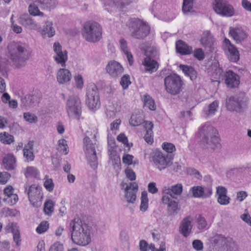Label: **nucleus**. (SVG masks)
Returning a JSON list of instances; mask_svg holds the SVG:
<instances>
[{"mask_svg": "<svg viewBox=\"0 0 251 251\" xmlns=\"http://www.w3.org/2000/svg\"><path fill=\"white\" fill-rule=\"evenodd\" d=\"M7 49V56L12 65L16 68L24 67L26 61L31 56L32 50L25 43H11L8 45Z\"/></svg>", "mask_w": 251, "mask_h": 251, "instance_id": "nucleus-1", "label": "nucleus"}, {"mask_svg": "<svg viewBox=\"0 0 251 251\" xmlns=\"http://www.w3.org/2000/svg\"><path fill=\"white\" fill-rule=\"evenodd\" d=\"M71 236L72 242L78 246H85L91 242V227L75 218L70 223Z\"/></svg>", "mask_w": 251, "mask_h": 251, "instance_id": "nucleus-2", "label": "nucleus"}, {"mask_svg": "<svg viewBox=\"0 0 251 251\" xmlns=\"http://www.w3.org/2000/svg\"><path fill=\"white\" fill-rule=\"evenodd\" d=\"M199 135L202 142L213 150L221 147L217 130L209 123H206L199 128Z\"/></svg>", "mask_w": 251, "mask_h": 251, "instance_id": "nucleus-3", "label": "nucleus"}, {"mask_svg": "<svg viewBox=\"0 0 251 251\" xmlns=\"http://www.w3.org/2000/svg\"><path fill=\"white\" fill-rule=\"evenodd\" d=\"M82 35L83 38L87 42H98L102 37V28L97 22H87L83 25Z\"/></svg>", "mask_w": 251, "mask_h": 251, "instance_id": "nucleus-4", "label": "nucleus"}, {"mask_svg": "<svg viewBox=\"0 0 251 251\" xmlns=\"http://www.w3.org/2000/svg\"><path fill=\"white\" fill-rule=\"evenodd\" d=\"M131 36L137 39H144L149 34L150 27L145 22L139 19H132L129 25Z\"/></svg>", "mask_w": 251, "mask_h": 251, "instance_id": "nucleus-5", "label": "nucleus"}, {"mask_svg": "<svg viewBox=\"0 0 251 251\" xmlns=\"http://www.w3.org/2000/svg\"><path fill=\"white\" fill-rule=\"evenodd\" d=\"M84 151L86 157L91 167L96 169L98 166V158L96 153V148H98L96 143H93L88 137L83 139Z\"/></svg>", "mask_w": 251, "mask_h": 251, "instance_id": "nucleus-6", "label": "nucleus"}, {"mask_svg": "<svg viewBox=\"0 0 251 251\" xmlns=\"http://www.w3.org/2000/svg\"><path fill=\"white\" fill-rule=\"evenodd\" d=\"M66 108L68 115L70 118L77 120L80 119L82 112V104L78 96H70L66 102Z\"/></svg>", "mask_w": 251, "mask_h": 251, "instance_id": "nucleus-7", "label": "nucleus"}, {"mask_svg": "<svg viewBox=\"0 0 251 251\" xmlns=\"http://www.w3.org/2000/svg\"><path fill=\"white\" fill-rule=\"evenodd\" d=\"M151 157L153 163L160 171L170 166L173 163L171 155L158 150L153 151L151 154Z\"/></svg>", "mask_w": 251, "mask_h": 251, "instance_id": "nucleus-8", "label": "nucleus"}, {"mask_svg": "<svg viewBox=\"0 0 251 251\" xmlns=\"http://www.w3.org/2000/svg\"><path fill=\"white\" fill-rule=\"evenodd\" d=\"M86 97V103L90 109L96 110L100 107L99 93L96 85L92 84L88 86Z\"/></svg>", "mask_w": 251, "mask_h": 251, "instance_id": "nucleus-9", "label": "nucleus"}, {"mask_svg": "<svg viewBox=\"0 0 251 251\" xmlns=\"http://www.w3.org/2000/svg\"><path fill=\"white\" fill-rule=\"evenodd\" d=\"M164 83L167 92L172 95H176L182 90L183 82L176 75H170L166 77Z\"/></svg>", "mask_w": 251, "mask_h": 251, "instance_id": "nucleus-10", "label": "nucleus"}, {"mask_svg": "<svg viewBox=\"0 0 251 251\" xmlns=\"http://www.w3.org/2000/svg\"><path fill=\"white\" fill-rule=\"evenodd\" d=\"M25 191L27 192L31 204L35 207L41 206L44 195L42 187L36 184H33L28 189L25 188Z\"/></svg>", "mask_w": 251, "mask_h": 251, "instance_id": "nucleus-11", "label": "nucleus"}, {"mask_svg": "<svg viewBox=\"0 0 251 251\" xmlns=\"http://www.w3.org/2000/svg\"><path fill=\"white\" fill-rule=\"evenodd\" d=\"M213 9L218 15L226 17H230L235 14L233 6L225 0H215Z\"/></svg>", "mask_w": 251, "mask_h": 251, "instance_id": "nucleus-12", "label": "nucleus"}, {"mask_svg": "<svg viewBox=\"0 0 251 251\" xmlns=\"http://www.w3.org/2000/svg\"><path fill=\"white\" fill-rule=\"evenodd\" d=\"M53 49L55 53L53 56L54 60L62 67H65L68 59V52L66 50H63L61 45L58 42L53 44Z\"/></svg>", "mask_w": 251, "mask_h": 251, "instance_id": "nucleus-13", "label": "nucleus"}, {"mask_svg": "<svg viewBox=\"0 0 251 251\" xmlns=\"http://www.w3.org/2000/svg\"><path fill=\"white\" fill-rule=\"evenodd\" d=\"M138 191V184L130 182L127 185L125 189V196L126 201L129 203H133L136 199V194Z\"/></svg>", "mask_w": 251, "mask_h": 251, "instance_id": "nucleus-14", "label": "nucleus"}, {"mask_svg": "<svg viewBox=\"0 0 251 251\" xmlns=\"http://www.w3.org/2000/svg\"><path fill=\"white\" fill-rule=\"evenodd\" d=\"M106 70L109 75L113 77L121 75L124 72L123 67L116 61H109L106 65Z\"/></svg>", "mask_w": 251, "mask_h": 251, "instance_id": "nucleus-15", "label": "nucleus"}, {"mask_svg": "<svg viewBox=\"0 0 251 251\" xmlns=\"http://www.w3.org/2000/svg\"><path fill=\"white\" fill-rule=\"evenodd\" d=\"M243 100V95L231 97L226 99V107L229 111H237L240 109Z\"/></svg>", "mask_w": 251, "mask_h": 251, "instance_id": "nucleus-16", "label": "nucleus"}, {"mask_svg": "<svg viewBox=\"0 0 251 251\" xmlns=\"http://www.w3.org/2000/svg\"><path fill=\"white\" fill-rule=\"evenodd\" d=\"M224 43L225 44V50H227L226 53L229 59L233 62L238 61L239 59V52L235 47L231 45L230 41L226 38L225 39Z\"/></svg>", "mask_w": 251, "mask_h": 251, "instance_id": "nucleus-17", "label": "nucleus"}, {"mask_svg": "<svg viewBox=\"0 0 251 251\" xmlns=\"http://www.w3.org/2000/svg\"><path fill=\"white\" fill-rule=\"evenodd\" d=\"M174 198H172L169 195H163L162 201L164 204L168 205V211L170 215H176L179 211L177 202L175 201Z\"/></svg>", "mask_w": 251, "mask_h": 251, "instance_id": "nucleus-18", "label": "nucleus"}, {"mask_svg": "<svg viewBox=\"0 0 251 251\" xmlns=\"http://www.w3.org/2000/svg\"><path fill=\"white\" fill-rule=\"evenodd\" d=\"M224 78L225 83L228 87L235 88L239 84L240 81L238 75L232 71H226L224 74Z\"/></svg>", "mask_w": 251, "mask_h": 251, "instance_id": "nucleus-19", "label": "nucleus"}, {"mask_svg": "<svg viewBox=\"0 0 251 251\" xmlns=\"http://www.w3.org/2000/svg\"><path fill=\"white\" fill-rule=\"evenodd\" d=\"M72 77L70 71L64 68L59 69L56 74L57 81L60 84H67Z\"/></svg>", "mask_w": 251, "mask_h": 251, "instance_id": "nucleus-20", "label": "nucleus"}, {"mask_svg": "<svg viewBox=\"0 0 251 251\" xmlns=\"http://www.w3.org/2000/svg\"><path fill=\"white\" fill-rule=\"evenodd\" d=\"M40 98L37 95H26L21 99V106L24 108H30L39 103Z\"/></svg>", "mask_w": 251, "mask_h": 251, "instance_id": "nucleus-21", "label": "nucleus"}, {"mask_svg": "<svg viewBox=\"0 0 251 251\" xmlns=\"http://www.w3.org/2000/svg\"><path fill=\"white\" fill-rule=\"evenodd\" d=\"M192 218L189 216L184 218L181 222L180 225V231L181 233L185 237L190 233L192 228Z\"/></svg>", "mask_w": 251, "mask_h": 251, "instance_id": "nucleus-22", "label": "nucleus"}, {"mask_svg": "<svg viewBox=\"0 0 251 251\" xmlns=\"http://www.w3.org/2000/svg\"><path fill=\"white\" fill-rule=\"evenodd\" d=\"M216 194L218 196L217 201L221 205H226L229 203L230 199L226 195L227 190L225 187H217Z\"/></svg>", "mask_w": 251, "mask_h": 251, "instance_id": "nucleus-23", "label": "nucleus"}, {"mask_svg": "<svg viewBox=\"0 0 251 251\" xmlns=\"http://www.w3.org/2000/svg\"><path fill=\"white\" fill-rule=\"evenodd\" d=\"M182 191V186L181 184H177L171 186V188L164 187L163 189V195H169L172 198L176 199V195H179Z\"/></svg>", "mask_w": 251, "mask_h": 251, "instance_id": "nucleus-24", "label": "nucleus"}, {"mask_svg": "<svg viewBox=\"0 0 251 251\" xmlns=\"http://www.w3.org/2000/svg\"><path fill=\"white\" fill-rule=\"evenodd\" d=\"M39 32L44 38L53 37L55 34V29L53 27L52 22L47 21L43 28L39 30Z\"/></svg>", "mask_w": 251, "mask_h": 251, "instance_id": "nucleus-25", "label": "nucleus"}, {"mask_svg": "<svg viewBox=\"0 0 251 251\" xmlns=\"http://www.w3.org/2000/svg\"><path fill=\"white\" fill-rule=\"evenodd\" d=\"M145 67L146 72L150 73L156 72L158 68V64L156 61L150 57H146L142 62Z\"/></svg>", "mask_w": 251, "mask_h": 251, "instance_id": "nucleus-26", "label": "nucleus"}, {"mask_svg": "<svg viewBox=\"0 0 251 251\" xmlns=\"http://www.w3.org/2000/svg\"><path fill=\"white\" fill-rule=\"evenodd\" d=\"M19 22L22 25L29 29H36L38 27L37 24L28 15H22L19 18Z\"/></svg>", "mask_w": 251, "mask_h": 251, "instance_id": "nucleus-27", "label": "nucleus"}, {"mask_svg": "<svg viewBox=\"0 0 251 251\" xmlns=\"http://www.w3.org/2000/svg\"><path fill=\"white\" fill-rule=\"evenodd\" d=\"M229 33L237 42H240L244 40L248 36L247 34L243 29L239 28L231 29Z\"/></svg>", "mask_w": 251, "mask_h": 251, "instance_id": "nucleus-28", "label": "nucleus"}, {"mask_svg": "<svg viewBox=\"0 0 251 251\" xmlns=\"http://www.w3.org/2000/svg\"><path fill=\"white\" fill-rule=\"evenodd\" d=\"M32 1L39 4L43 9L48 10L54 9L58 4L55 0H32Z\"/></svg>", "mask_w": 251, "mask_h": 251, "instance_id": "nucleus-29", "label": "nucleus"}, {"mask_svg": "<svg viewBox=\"0 0 251 251\" xmlns=\"http://www.w3.org/2000/svg\"><path fill=\"white\" fill-rule=\"evenodd\" d=\"M176 50L178 52L182 55L189 54L193 51L192 47L181 40L176 42Z\"/></svg>", "mask_w": 251, "mask_h": 251, "instance_id": "nucleus-30", "label": "nucleus"}, {"mask_svg": "<svg viewBox=\"0 0 251 251\" xmlns=\"http://www.w3.org/2000/svg\"><path fill=\"white\" fill-rule=\"evenodd\" d=\"M214 42L213 36L210 31H205L203 32L201 39V43L205 48H211Z\"/></svg>", "mask_w": 251, "mask_h": 251, "instance_id": "nucleus-31", "label": "nucleus"}, {"mask_svg": "<svg viewBox=\"0 0 251 251\" xmlns=\"http://www.w3.org/2000/svg\"><path fill=\"white\" fill-rule=\"evenodd\" d=\"M33 142L29 141L25 145L24 150V156L27 161H31L34 160V155L33 153Z\"/></svg>", "mask_w": 251, "mask_h": 251, "instance_id": "nucleus-32", "label": "nucleus"}, {"mask_svg": "<svg viewBox=\"0 0 251 251\" xmlns=\"http://www.w3.org/2000/svg\"><path fill=\"white\" fill-rule=\"evenodd\" d=\"M4 168L7 170H13L16 166V160L12 154H7L3 159Z\"/></svg>", "mask_w": 251, "mask_h": 251, "instance_id": "nucleus-33", "label": "nucleus"}, {"mask_svg": "<svg viewBox=\"0 0 251 251\" xmlns=\"http://www.w3.org/2000/svg\"><path fill=\"white\" fill-rule=\"evenodd\" d=\"M57 150L61 153L66 155L69 152V147L67 144V141L64 139L58 141Z\"/></svg>", "mask_w": 251, "mask_h": 251, "instance_id": "nucleus-34", "label": "nucleus"}, {"mask_svg": "<svg viewBox=\"0 0 251 251\" xmlns=\"http://www.w3.org/2000/svg\"><path fill=\"white\" fill-rule=\"evenodd\" d=\"M218 107V101H214L211 103L207 107L204 109V112L207 116H210L215 114Z\"/></svg>", "mask_w": 251, "mask_h": 251, "instance_id": "nucleus-35", "label": "nucleus"}, {"mask_svg": "<svg viewBox=\"0 0 251 251\" xmlns=\"http://www.w3.org/2000/svg\"><path fill=\"white\" fill-rule=\"evenodd\" d=\"M0 141L4 144L9 145L14 141V137L8 133L4 132L0 133Z\"/></svg>", "mask_w": 251, "mask_h": 251, "instance_id": "nucleus-36", "label": "nucleus"}, {"mask_svg": "<svg viewBox=\"0 0 251 251\" xmlns=\"http://www.w3.org/2000/svg\"><path fill=\"white\" fill-rule=\"evenodd\" d=\"M141 202L140 209L142 212H145L148 208V198L147 191H143L141 193Z\"/></svg>", "mask_w": 251, "mask_h": 251, "instance_id": "nucleus-37", "label": "nucleus"}, {"mask_svg": "<svg viewBox=\"0 0 251 251\" xmlns=\"http://www.w3.org/2000/svg\"><path fill=\"white\" fill-rule=\"evenodd\" d=\"M179 68L185 75L189 76L190 78L192 80V77L194 76L196 74V72L192 67L187 65H180Z\"/></svg>", "mask_w": 251, "mask_h": 251, "instance_id": "nucleus-38", "label": "nucleus"}, {"mask_svg": "<svg viewBox=\"0 0 251 251\" xmlns=\"http://www.w3.org/2000/svg\"><path fill=\"white\" fill-rule=\"evenodd\" d=\"M33 2H35L33 1ZM28 11L31 15L33 16H39L42 17L45 16L44 13L40 11L38 6L34 3L29 4Z\"/></svg>", "mask_w": 251, "mask_h": 251, "instance_id": "nucleus-39", "label": "nucleus"}, {"mask_svg": "<svg viewBox=\"0 0 251 251\" xmlns=\"http://www.w3.org/2000/svg\"><path fill=\"white\" fill-rule=\"evenodd\" d=\"M144 105L151 110L156 109L154 101L149 95L144 96Z\"/></svg>", "mask_w": 251, "mask_h": 251, "instance_id": "nucleus-40", "label": "nucleus"}, {"mask_svg": "<svg viewBox=\"0 0 251 251\" xmlns=\"http://www.w3.org/2000/svg\"><path fill=\"white\" fill-rule=\"evenodd\" d=\"M39 174V171L36 168L32 166H29L26 168L25 174L26 177L30 176L38 177Z\"/></svg>", "mask_w": 251, "mask_h": 251, "instance_id": "nucleus-41", "label": "nucleus"}, {"mask_svg": "<svg viewBox=\"0 0 251 251\" xmlns=\"http://www.w3.org/2000/svg\"><path fill=\"white\" fill-rule=\"evenodd\" d=\"M193 0H183L182 4V12L184 14H187L192 9Z\"/></svg>", "mask_w": 251, "mask_h": 251, "instance_id": "nucleus-42", "label": "nucleus"}, {"mask_svg": "<svg viewBox=\"0 0 251 251\" xmlns=\"http://www.w3.org/2000/svg\"><path fill=\"white\" fill-rule=\"evenodd\" d=\"M54 202L51 200H49L44 203V211L46 214L50 215L52 213L54 209Z\"/></svg>", "mask_w": 251, "mask_h": 251, "instance_id": "nucleus-43", "label": "nucleus"}, {"mask_svg": "<svg viewBox=\"0 0 251 251\" xmlns=\"http://www.w3.org/2000/svg\"><path fill=\"white\" fill-rule=\"evenodd\" d=\"M191 191L193 196L195 198H202L203 188L200 186H194L191 188Z\"/></svg>", "mask_w": 251, "mask_h": 251, "instance_id": "nucleus-44", "label": "nucleus"}, {"mask_svg": "<svg viewBox=\"0 0 251 251\" xmlns=\"http://www.w3.org/2000/svg\"><path fill=\"white\" fill-rule=\"evenodd\" d=\"M226 251H238L236 243L231 238L226 239Z\"/></svg>", "mask_w": 251, "mask_h": 251, "instance_id": "nucleus-45", "label": "nucleus"}, {"mask_svg": "<svg viewBox=\"0 0 251 251\" xmlns=\"http://www.w3.org/2000/svg\"><path fill=\"white\" fill-rule=\"evenodd\" d=\"M3 200L9 205H13L18 201V197L17 194L13 193L10 196H8L7 197H4Z\"/></svg>", "mask_w": 251, "mask_h": 251, "instance_id": "nucleus-46", "label": "nucleus"}, {"mask_svg": "<svg viewBox=\"0 0 251 251\" xmlns=\"http://www.w3.org/2000/svg\"><path fill=\"white\" fill-rule=\"evenodd\" d=\"M45 179V180L44 182V187L48 191L50 192H52L54 187L52 179L49 178L47 176H46Z\"/></svg>", "mask_w": 251, "mask_h": 251, "instance_id": "nucleus-47", "label": "nucleus"}, {"mask_svg": "<svg viewBox=\"0 0 251 251\" xmlns=\"http://www.w3.org/2000/svg\"><path fill=\"white\" fill-rule=\"evenodd\" d=\"M49 227V224L47 221L42 222L36 228V231L39 234H42L46 232Z\"/></svg>", "mask_w": 251, "mask_h": 251, "instance_id": "nucleus-48", "label": "nucleus"}, {"mask_svg": "<svg viewBox=\"0 0 251 251\" xmlns=\"http://www.w3.org/2000/svg\"><path fill=\"white\" fill-rule=\"evenodd\" d=\"M143 120L140 117L137 115H132L129 120V124L131 126H135L141 125L142 123Z\"/></svg>", "mask_w": 251, "mask_h": 251, "instance_id": "nucleus-49", "label": "nucleus"}, {"mask_svg": "<svg viewBox=\"0 0 251 251\" xmlns=\"http://www.w3.org/2000/svg\"><path fill=\"white\" fill-rule=\"evenodd\" d=\"M5 229L7 232L10 233L12 232L13 234L18 231V226H17V224L14 223H8L5 227Z\"/></svg>", "mask_w": 251, "mask_h": 251, "instance_id": "nucleus-50", "label": "nucleus"}, {"mask_svg": "<svg viewBox=\"0 0 251 251\" xmlns=\"http://www.w3.org/2000/svg\"><path fill=\"white\" fill-rule=\"evenodd\" d=\"M24 118L29 123H36L37 122V117L34 114L29 112H26L24 114Z\"/></svg>", "mask_w": 251, "mask_h": 251, "instance_id": "nucleus-51", "label": "nucleus"}, {"mask_svg": "<svg viewBox=\"0 0 251 251\" xmlns=\"http://www.w3.org/2000/svg\"><path fill=\"white\" fill-rule=\"evenodd\" d=\"M147 57L156 58L158 56L157 50L153 47H148L146 50Z\"/></svg>", "mask_w": 251, "mask_h": 251, "instance_id": "nucleus-52", "label": "nucleus"}, {"mask_svg": "<svg viewBox=\"0 0 251 251\" xmlns=\"http://www.w3.org/2000/svg\"><path fill=\"white\" fill-rule=\"evenodd\" d=\"M130 83L131 82L129 75H125L122 76L121 79L120 84L124 89H126Z\"/></svg>", "mask_w": 251, "mask_h": 251, "instance_id": "nucleus-53", "label": "nucleus"}, {"mask_svg": "<svg viewBox=\"0 0 251 251\" xmlns=\"http://www.w3.org/2000/svg\"><path fill=\"white\" fill-rule=\"evenodd\" d=\"M162 147L168 153H172L176 151L175 145L170 143L165 142L163 143Z\"/></svg>", "mask_w": 251, "mask_h": 251, "instance_id": "nucleus-54", "label": "nucleus"}, {"mask_svg": "<svg viewBox=\"0 0 251 251\" xmlns=\"http://www.w3.org/2000/svg\"><path fill=\"white\" fill-rule=\"evenodd\" d=\"M75 81V87L78 89H81L84 84L82 76L81 75H77L74 77Z\"/></svg>", "mask_w": 251, "mask_h": 251, "instance_id": "nucleus-55", "label": "nucleus"}, {"mask_svg": "<svg viewBox=\"0 0 251 251\" xmlns=\"http://www.w3.org/2000/svg\"><path fill=\"white\" fill-rule=\"evenodd\" d=\"M126 176L130 180L133 181L136 179V175L134 172L129 167H127L125 171Z\"/></svg>", "mask_w": 251, "mask_h": 251, "instance_id": "nucleus-56", "label": "nucleus"}, {"mask_svg": "<svg viewBox=\"0 0 251 251\" xmlns=\"http://www.w3.org/2000/svg\"><path fill=\"white\" fill-rule=\"evenodd\" d=\"M198 227L200 229L205 228L207 226V223L205 218L199 215L197 218Z\"/></svg>", "mask_w": 251, "mask_h": 251, "instance_id": "nucleus-57", "label": "nucleus"}, {"mask_svg": "<svg viewBox=\"0 0 251 251\" xmlns=\"http://www.w3.org/2000/svg\"><path fill=\"white\" fill-rule=\"evenodd\" d=\"M49 251H64L63 245L62 244L56 242L50 246Z\"/></svg>", "mask_w": 251, "mask_h": 251, "instance_id": "nucleus-58", "label": "nucleus"}, {"mask_svg": "<svg viewBox=\"0 0 251 251\" xmlns=\"http://www.w3.org/2000/svg\"><path fill=\"white\" fill-rule=\"evenodd\" d=\"M194 56L199 60H202L204 58V53L201 49H197L194 51Z\"/></svg>", "mask_w": 251, "mask_h": 251, "instance_id": "nucleus-59", "label": "nucleus"}, {"mask_svg": "<svg viewBox=\"0 0 251 251\" xmlns=\"http://www.w3.org/2000/svg\"><path fill=\"white\" fill-rule=\"evenodd\" d=\"M110 158L111 163L113 165H118L120 164L121 159L119 155L116 153H111L110 155Z\"/></svg>", "mask_w": 251, "mask_h": 251, "instance_id": "nucleus-60", "label": "nucleus"}, {"mask_svg": "<svg viewBox=\"0 0 251 251\" xmlns=\"http://www.w3.org/2000/svg\"><path fill=\"white\" fill-rule=\"evenodd\" d=\"M134 156L129 154H125L123 156V162L124 163L128 165L133 163V159Z\"/></svg>", "mask_w": 251, "mask_h": 251, "instance_id": "nucleus-61", "label": "nucleus"}, {"mask_svg": "<svg viewBox=\"0 0 251 251\" xmlns=\"http://www.w3.org/2000/svg\"><path fill=\"white\" fill-rule=\"evenodd\" d=\"M10 177V175L8 173L5 172L0 173V183H6Z\"/></svg>", "mask_w": 251, "mask_h": 251, "instance_id": "nucleus-62", "label": "nucleus"}, {"mask_svg": "<svg viewBox=\"0 0 251 251\" xmlns=\"http://www.w3.org/2000/svg\"><path fill=\"white\" fill-rule=\"evenodd\" d=\"M193 247L197 251H201L203 249V243L200 240H194L192 243Z\"/></svg>", "mask_w": 251, "mask_h": 251, "instance_id": "nucleus-63", "label": "nucleus"}, {"mask_svg": "<svg viewBox=\"0 0 251 251\" xmlns=\"http://www.w3.org/2000/svg\"><path fill=\"white\" fill-rule=\"evenodd\" d=\"M119 43L121 49L124 53H126V52L129 51L127 45L126 41L124 39H120L119 40Z\"/></svg>", "mask_w": 251, "mask_h": 251, "instance_id": "nucleus-64", "label": "nucleus"}]
</instances>
